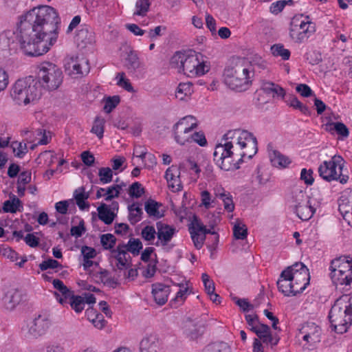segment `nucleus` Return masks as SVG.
<instances>
[{
    "label": "nucleus",
    "instance_id": "obj_1",
    "mask_svg": "<svg viewBox=\"0 0 352 352\" xmlns=\"http://www.w3.org/2000/svg\"><path fill=\"white\" fill-rule=\"evenodd\" d=\"M59 24L58 14L54 8H34L20 21L16 37L27 55L39 56L56 43Z\"/></svg>",
    "mask_w": 352,
    "mask_h": 352
},
{
    "label": "nucleus",
    "instance_id": "obj_2",
    "mask_svg": "<svg viewBox=\"0 0 352 352\" xmlns=\"http://www.w3.org/2000/svg\"><path fill=\"white\" fill-rule=\"evenodd\" d=\"M224 83L231 89L244 91L252 84L248 67L239 58L230 60L223 72Z\"/></svg>",
    "mask_w": 352,
    "mask_h": 352
},
{
    "label": "nucleus",
    "instance_id": "obj_3",
    "mask_svg": "<svg viewBox=\"0 0 352 352\" xmlns=\"http://www.w3.org/2000/svg\"><path fill=\"white\" fill-rule=\"evenodd\" d=\"M329 318L336 332H346L352 322V296L344 295L337 299L329 311Z\"/></svg>",
    "mask_w": 352,
    "mask_h": 352
},
{
    "label": "nucleus",
    "instance_id": "obj_4",
    "mask_svg": "<svg viewBox=\"0 0 352 352\" xmlns=\"http://www.w3.org/2000/svg\"><path fill=\"white\" fill-rule=\"evenodd\" d=\"M257 142H255V147L253 146H248L251 148L250 152L243 151L246 148H239L235 146L234 148L229 149L228 154H226V151L223 154L216 155V151H214L213 157L214 161L217 165L222 170L226 171L234 170L240 168V164L243 162L245 157L251 159L258 151Z\"/></svg>",
    "mask_w": 352,
    "mask_h": 352
},
{
    "label": "nucleus",
    "instance_id": "obj_5",
    "mask_svg": "<svg viewBox=\"0 0 352 352\" xmlns=\"http://www.w3.org/2000/svg\"><path fill=\"white\" fill-rule=\"evenodd\" d=\"M329 270L335 285L346 290L352 288V257L344 255L333 259Z\"/></svg>",
    "mask_w": 352,
    "mask_h": 352
},
{
    "label": "nucleus",
    "instance_id": "obj_6",
    "mask_svg": "<svg viewBox=\"0 0 352 352\" xmlns=\"http://www.w3.org/2000/svg\"><path fill=\"white\" fill-rule=\"evenodd\" d=\"M10 96L17 104H28L38 99L41 89L32 77L19 79L13 85Z\"/></svg>",
    "mask_w": 352,
    "mask_h": 352
},
{
    "label": "nucleus",
    "instance_id": "obj_7",
    "mask_svg": "<svg viewBox=\"0 0 352 352\" xmlns=\"http://www.w3.org/2000/svg\"><path fill=\"white\" fill-rule=\"evenodd\" d=\"M257 142L254 135L247 131L234 129L228 131L223 136L221 142L217 144L214 148L216 155H223L226 151L228 154L229 149L238 146L239 148H246L248 146L255 147V142Z\"/></svg>",
    "mask_w": 352,
    "mask_h": 352
},
{
    "label": "nucleus",
    "instance_id": "obj_8",
    "mask_svg": "<svg viewBox=\"0 0 352 352\" xmlns=\"http://www.w3.org/2000/svg\"><path fill=\"white\" fill-rule=\"evenodd\" d=\"M38 86L48 90L57 89L63 82V74L61 69L50 62L41 63L38 67Z\"/></svg>",
    "mask_w": 352,
    "mask_h": 352
},
{
    "label": "nucleus",
    "instance_id": "obj_9",
    "mask_svg": "<svg viewBox=\"0 0 352 352\" xmlns=\"http://www.w3.org/2000/svg\"><path fill=\"white\" fill-rule=\"evenodd\" d=\"M344 162L340 155H334L331 160L323 162L318 168L320 176L327 182L338 180L342 184H346L349 176L342 173Z\"/></svg>",
    "mask_w": 352,
    "mask_h": 352
},
{
    "label": "nucleus",
    "instance_id": "obj_10",
    "mask_svg": "<svg viewBox=\"0 0 352 352\" xmlns=\"http://www.w3.org/2000/svg\"><path fill=\"white\" fill-rule=\"evenodd\" d=\"M305 19L300 20L296 16L292 19L289 36L295 43H303L316 31V25L309 20V16H306Z\"/></svg>",
    "mask_w": 352,
    "mask_h": 352
},
{
    "label": "nucleus",
    "instance_id": "obj_11",
    "mask_svg": "<svg viewBox=\"0 0 352 352\" xmlns=\"http://www.w3.org/2000/svg\"><path fill=\"white\" fill-rule=\"evenodd\" d=\"M50 325L51 321L47 316L38 315L23 323L21 330V334L27 339H35L44 335Z\"/></svg>",
    "mask_w": 352,
    "mask_h": 352
},
{
    "label": "nucleus",
    "instance_id": "obj_12",
    "mask_svg": "<svg viewBox=\"0 0 352 352\" xmlns=\"http://www.w3.org/2000/svg\"><path fill=\"white\" fill-rule=\"evenodd\" d=\"M296 204L294 212L302 221H307L313 216L316 209L311 206L309 197L302 190L296 192L294 197Z\"/></svg>",
    "mask_w": 352,
    "mask_h": 352
},
{
    "label": "nucleus",
    "instance_id": "obj_13",
    "mask_svg": "<svg viewBox=\"0 0 352 352\" xmlns=\"http://www.w3.org/2000/svg\"><path fill=\"white\" fill-rule=\"evenodd\" d=\"M293 285L295 296L302 292L309 284L310 276L308 268L302 263L292 265Z\"/></svg>",
    "mask_w": 352,
    "mask_h": 352
},
{
    "label": "nucleus",
    "instance_id": "obj_14",
    "mask_svg": "<svg viewBox=\"0 0 352 352\" xmlns=\"http://www.w3.org/2000/svg\"><path fill=\"white\" fill-rule=\"evenodd\" d=\"M65 69L68 75L78 78L89 72L88 62L84 58L78 57H67L65 60Z\"/></svg>",
    "mask_w": 352,
    "mask_h": 352
},
{
    "label": "nucleus",
    "instance_id": "obj_15",
    "mask_svg": "<svg viewBox=\"0 0 352 352\" xmlns=\"http://www.w3.org/2000/svg\"><path fill=\"white\" fill-rule=\"evenodd\" d=\"M206 322L202 319L188 318L182 326L183 333L190 340H195L204 332Z\"/></svg>",
    "mask_w": 352,
    "mask_h": 352
},
{
    "label": "nucleus",
    "instance_id": "obj_16",
    "mask_svg": "<svg viewBox=\"0 0 352 352\" xmlns=\"http://www.w3.org/2000/svg\"><path fill=\"white\" fill-rule=\"evenodd\" d=\"M302 340L309 344V346H315L320 342L321 329L314 322H307L300 329Z\"/></svg>",
    "mask_w": 352,
    "mask_h": 352
},
{
    "label": "nucleus",
    "instance_id": "obj_17",
    "mask_svg": "<svg viewBox=\"0 0 352 352\" xmlns=\"http://www.w3.org/2000/svg\"><path fill=\"white\" fill-rule=\"evenodd\" d=\"M292 274V265H291L281 272L277 281L278 290L287 296H295Z\"/></svg>",
    "mask_w": 352,
    "mask_h": 352
},
{
    "label": "nucleus",
    "instance_id": "obj_18",
    "mask_svg": "<svg viewBox=\"0 0 352 352\" xmlns=\"http://www.w3.org/2000/svg\"><path fill=\"white\" fill-rule=\"evenodd\" d=\"M124 248L125 246L119 243L111 250V257L116 261V266L119 270H126L132 266L131 257Z\"/></svg>",
    "mask_w": 352,
    "mask_h": 352
},
{
    "label": "nucleus",
    "instance_id": "obj_19",
    "mask_svg": "<svg viewBox=\"0 0 352 352\" xmlns=\"http://www.w3.org/2000/svg\"><path fill=\"white\" fill-rule=\"evenodd\" d=\"M140 352H163V344L155 333L146 336L140 344Z\"/></svg>",
    "mask_w": 352,
    "mask_h": 352
},
{
    "label": "nucleus",
    "instance_id": "obj_20",
    "mask_svg": "<svg viewBox=\"0 0 352 352\" xmlns=\"http://www.w3.org/2000/svg\"><path fill=\"white\" fill-rule=\"evenodd\" d=\"M157 241L155 243L156 246H166L171 241L176 230L175 228L162 222L156 223Z\"/></svg>",
    "mask_w": 352,
    "mask_h": 352
},
{
    "label": "nucleus",
    "instance_id": "obj_21",
    "mask_svg": "<svg viewBox=\"0 0 352 352\" xmlns=\"http://www.w3.org/2000/svg\"><path fill=\"white\" fill-rule=\"evenodd\" d=\"M74 38L78 46L81 48L91 45L96 42L95 33L91 28L86 25L80 26Z\"/></svg>",
    "mask_w": 352,
    "mask_h": 352
},
{
    "label": "nucleus",
    "instance_id": "obj_22",
    "mask_svg": "<svg viewBox=\"0 0 352 352\" xmlns=\"http://www.w3.org/2000/svg\"><path fill=\"white\" fill-rule=\"evenodd\" d=\"M165 178L168 188L173 192H179L182 190L183 186L180 179V170L178 167L171 166L168 168L165 173Z\"/></svg>",
    "mask_w": 352,
    "mask_h": 352
},
{
    "label": "nucleus",
    "instance_id": "obj_23",
    "mask_svg": "<svg viewBox=\"0 0 352 352\" xmlns=\"http://www.w3.org/2000/svg\"><path fill=\"white\" fill-rule=\"evenodd\" d=\"M170 289L168 285L160 283L152 285V295L155 302L159 305H164L167 300Z\"/></svg>",
    "mask_w": 352,
    "mask_h": 352
},
{
    "label": "nucleus",
    "instance_id": "obj_24",
    "mask_svg": "<svg viewBox=\"0 0 352 352\" xmlns=\"http://www.w3.org/2000/svg\"><path fill=\"white\" fill-rule=\"evenodd\" d=\"M54 287L58 290L54 292V294L61 305H65L69 296L73 294V292L69 289L66 285H64L63 282L59 279H54L52 280Z\"/></svg>",
    "mask_w": 352,
    "mask_h": 352
},
{
    "label": "nucleus",
    "instance_id": "obj_25",
    "mask_svg": "<svg viewBox=\"0 0 352 352\" xmlns=\"http://www.w3.org/2000/svg\"><path fill=\"white\" fill-rule=\"evenodd\" d=\"M14 33L12 31H5L0 34V57H6L10 55V50L14 45L13 36Z\"/></svg>",
    "mask_w": 352,
    "mask_h": 352
},
{
    "label": "nucleus",
    "instance_id": "obj_26",
    "mask_svg": "<svg viewBox=\"0 0 352 352\" xmlns=\"http://www.w3.org/2000/svg\"><path fill=\"white\" fill-rule=\"evenodd\" d=\"M261 89L266 94L272 95L274 98H280L283 99L285 96V89L278 84H275L271 81L264 80L261 83Z\"/></svg>",
    "mask_w": 352,
    "mask_h": 352
},
{
    "label": "nucleus",
    "instance_id": "obj_27",
    "mask_svg": "<svg viewBox=\"0 0 352 352\" xmlns=\"http://www.w3.org/2000/svg\"><path fill=\"white\" fill-rule=\"evenodd\" d=\"M22 300V294L17 289H10L3 298V302L7 309L12 310Z\"/></svg>",
    "mask_w": 352,
    "mask_h": 352
},
{
    "label": "nucleus",
    "instance_id": "obj_28",
    "mask_svg": "<svg viewBox=\"0 0 352 352\" xmlns=\"http://www.w3.org/2000/svg\"><path fill=\"white\" fill-rule=\"evenodd\" d=\"M214 193L216 198H218L223 201L224 209L227 212H231L234 210L232 196L229 192L225 190L223 188L217 187L214 189Z\"/></svg>",
    "mask_w": 352,
    "mask_h": 352
},
{
    "label": "nucleus",
    "instance_id": "obj_29",
    "mask_svg": "<svg viewBox=\"0 0 352 352\" xmlns=\"http://www.w3.org/2000/svg\"><path fill=\"white\" fill-rule=\"evenodd\" d=\"M269 157L272 166L278 168H287L292 162L287 156L277 150L270 151Z\"/></svg>",
    "mask_w": 352,
    "mask_h": 352
},
{
    "label": "nucleus",
    "instance_id": "obj_30",
    "mask_svg": "<svg viewBox=\"0 0 352 352\" xmlns=\"http://www.w3.org/2000/svg\"><path fill=\"white\" fill-rule=\"evenodd\" d=\"M197 53L194 52L189 55H186L185 60H184L182 72L190 78H195V74H197V72H199L198 70H194L195 64H197Z\"/></svg>",
    "mask_w": 352,
    "mask_h": 352
},
{
    "label": "nucleus",
    "instance_id": "obj_31",
    "mask_svg": "<svg viewBox=\"0 0 352 352\" xmlns=\"http://www.w3.org/2000/svg\"><path fill=\"white\" fill-rule=\"evenodd\" d=\"M85 316L95 327L102 329L106 324L104 316L93 308H89L85 311Z\"/></svg>",
    "mask_w": 352,
    "mask_h": 352
},
{
    "label": "nucleus",
    "instance_id": "obj_32",
    "mask_svg": "<svg viewBox=\"0 0 352 352\" xmlns=\"http://www.w3.org/2000/svg\"><path fill=\"white\" fill-rule=\"evenodd\" d=\"M99 219L107 225H110L116 217V213L111 210L106 204H101L97 208Z\"/></svg>",
    "mask_w": 352,
    "mask_h": 352
},
{
    "label": "nucleus",
    "instance_id": "obj_33",
    "mask_svg": "<svg viewBox=\"0 0 352 352\" xmlns=\"http://www.w3.org/2000/svg\"><path fill=\"white\" fill-rule=\"evenodd\" d=\"M173 132L175 140L180 145H184L186 143H190V141L192 139V131L173 126Z\"/></svg>",
    "mask_w": 352,
    "mask_h": 352
},
{
    "label": "nucleus",
    "instance_id": "obj_34",
    "mask_svg": "<svg viewBox=\"0 0 352 352\" xmlns=\"http://www.w3.org/2000/svg\"><path fill=\"white\" fill-rule=\"evenodd\" d=\"M124 66L126 68L132 72H135L138 69L142 66L138 54L131 51L128 53L126 58H125Z\"/></svg>",
    "mask_w": 352,
    "mask_h": 352
},
{
    "label": "nucleus",
    "instance_id": "obj_35",
    "mask_svg": "<svg viewBox=\"0 0 352 352\" xmlns=\"http://www.w3.org/2000/svg\"><path fill=\"white\" fill-rule=\"evenodd\" d=\"M210 63L206 60V58L201 54H197V64H195V69L199 72L195 74V77L202 76L209 72Z\"/></svg>",
    "mask_w": 352,
    "mask_h": 352
},
{
    "label": "nucleus",
    "instance_id": "obj_36",
    "mask_svg": "<svg viewBox=\"0 0 352 352\" xmlns=\"http://www.w3.org/2000/svg\"><path fill=\"white\" fill-rule=\"evenodd\" d=\"M173 126L181 129L193 131L198 126L196 118L192 116H187L181 118Z\"/></svg>",
    "mask_w": 352,
    "mask_h": 352
},
{
    "label": "nucleus",
    "instance_id": "obj_37",
    "mask_svg": "<svg viewBox=\"0 0 352 352\" xmlns=\"http://www.w3.org/2000/svg\"><path fill=\"white\" fill-rule=\"evenodd\" d=\"M125 248H124L128 253H131L133 256H138L140 250L142 249V243L139 239L131 238L127 243H121Z\"/></svg>",
    "mask_w": 352,
    "mask_h": 352
},
{
    "label": "nucleus",
    "instance_id": "obj_38",
    "mask_svg": "<svg viewBox=\"0 0 352 352\" xmlns=\"http://www.w3.org/2000/svg\"><path fill=\"white\" fill-rule=\"evenodd\" d=\"M161 206L158 202L148 199L145 203V210L149 217H152L155 219H160L162 217V214L159 211V208Z\"/></svg>",
    "mask_w": 352,
    "mask_h": 352
},
{
    "label": "nucleus",
    "instance_id": "obj_39",
    "mask_svg": "<svg viewBox=\"0 0 352 352\" xmlns=\"http://www.w3.org/2000/svg\"><path fill=\"white\" fill-rule=\"evenodd\" d=\"M109 272L106 270H100V271L91 273L92 278H95L96 282H101L109 285L116 284V282L113 278L109 277Z\"/></svg>",
    "mask_w": 352,
    "mask_h": 352
},
{
    "label": "nucleus",
    "instance_id": "obj_40",
    "mask_svg": "<svg viewBox=\"0 0 352 352\" xmlns=\"http://www.w3.org/2000/svg\"><path fill=\"white\" fill-rule=\"evenodd\" d=\"M128 209L129 211V221L132 225H135L141 220V216L142 214V208L138 204H133L128 207Z\"/></svg>",
    "mask_w": 352,
    "mask_h": 352
},
{
    "label": "nucleus",
    "instance_id": "obj_41",
    "mask_svg": "<svg viewBox=\"0 0 352 352\" xmlns=\"http://www.w3.org/2000/svg\"><path fill=\"white\" fill-rule=\"evenodd\" d=\"M69 300V305L72 309L76 313H80L85 308V298L81 296H76L74 294L68 298Z\"/></svg>",
    "mask_w": 352,
    "mask_h": 352
},
{
    "label": "nucleus",
    "instance_id": "obj_42",
    "mask_svg": "<svg viewBox=\"0 0 352 352\" xmlns=\"http://www.w3.org/2000/svg\"><path fill=\"white\" fill-rule=\"evenodd\" d=\"M192 85L190 82L179 83L175 92L176 98L182 100L186 96H190L192 93Z\"/></svg>",
    "mask_w": 352,
    "mask_h": 352
},
{
    "label": "nucleus",
    "instance_id": "obj_43",
    "mask_svg": "<svg viewBox=\"0 0 352 352\" xmlns=\"http://www.w3.org/2000/svg\"><path fill=\"white\" fill-rule=\"evenodd\" d=\"M254 329V333H256V335L258 337V339L261 340L263 343L266 344L268 341L270 340V328L267 324H261L258 328Z\"/></svg>",
    "mask_w": 352,
    "mask_h": 352
},
{
    "label": "nucleus",
    "instance_id": "obj_44",
    "mask_svg": "<svg viewBox=\"0 0 352 352\" xmlns=\"http://www.w3.org/2000/svg\"><path fill=\"white\" fill-rule=\"evenodd\" d=\"M272 54L274 56H280L283 60H288L290 57V52L289 50L285 49L283 44H274L271 47Z\"/></svg>",
    "mask_w": 352,
    "mask_h": 352
},
{
    "label": "nucleus",
    "instance_id": "obj_45",
    "mask_svg": "<svg viewBox=\"0 0 352 352\" xmlns=\"http://www.w3.org/2000/svg\"><path fill=\"white\" fill-rule=\"evenodd\" d=\"M105 120L101 117H96L94 120L91 132L97 135L99 139L103 137Z\"/></svg>",
    "mask_w": 352,
    "mask_h": 352
},
{
    "label": "nucleus",
    "instance_id": "obj_46",
    "mask_svg": "<svg viewBox=\"0 0 352 352\" xmlns=\"http://www.w3.org/2000/svg\"><path fill=\"white\" fill-rule=\"evenodd\" d=\"M233 234L236 239L243 240L247 238L248 228L241 221H236L233 228Z\"/></svg>",
    "mask_w": 352,
    "mask_h": 352
},
{
    "label": "nucleus",
    "instance_id": "obj_47",
    "mask_svg": "<svg viewBox=\"0 0 352 352\" xmlns=\"http://www.w3.org/2000/svg\"><path fill=\"white\" fill-rule=\"evenodd\" d=\"M206 352H232L230 345L225 342H215L208 345L206 349Z\"/></svg>",
    "mask_w": 352,
    "mask_h": 352
},
{
    "label": "nucleus",
    "instance_id": "obj_48",
    "mask_svg": "<svg viewBox=\"0 0 352 352\" xmlns=\"http://www.w3.org/2000/svg\"><path fill=\"white\" fill-rule=\"evenodd\" d=\"M21 204V201L15 196L12 199L6 200L3 203V210L5 212L14 213L18 210V207Z\"/></svg>",
    "mask_w": 352,
    "mask_h": 352
},
{
    "label": "nucleus",
    "instance_id": "obj_49",
    "mask_svg": "<svg viewBox=\"0 0 352 352\" xmlns=\"http://www.w3.org/2000/svg\"><path fill=\"white\" fill-rule=\"evenodd\" d=\"M150 6L149 0H138L135 3L134 15L145 16L149 10Z\"/></svg>",
    "mask_w": 352,
    "mask_h": 352
},
{
    "label": "nucleus",
    "instance_id": "obj_50",
    "mask_svg": "<svg viewBox=\"0 0 352 352\" xmlns=\"http://www.w3.org/2000/svg\"><path fill=\"white\" fill-rule=\"evenodd\" d=\"M100 243L105 250H113L116 243V238L112 234H104L100 236Z\"/></svg>",
    "mask_w": 352,
    "mask_h": 352
},
{
    "label": "nucleus",
    "instance_id": "obj_51",
    "mask_svg": "<svg viewBox=\"0 0 352 352\" xmlns=\"http://www.w3.org/2000/svg\"><path fill=\"white\" fill-rule=\"evenodd\" d=\"M98 176L100 183L105 184L110 183L113 179V171L109 167H102L98 170Z\"/></svg>",
    "mask_w": 352,
    "mask_h": 352
},
{
    "label": "nucleus",
    "instance_id": "obj_52",
    "mask_svg": "<svg viewBox=\"0 0 352 352\" xmlns=\"http://www.w3.org/2000/svg\"><path fill=\"white\" fill-rule=\"evenodd\" d=\"M287 104L294 109H298L302 113L307 115L309 113V109L307 106L304 105L295 96H291L287 101Z\"/></svg>",
    "mask_w": 352,
    "mask_h": 352
},
{
    "label": "nucleus",
    "instance_id": "obj_53",
    "mask_svg": "<svg viewBox=\"0 0 352 352\" xmlns=\"http://www.w3.org/2000/svg\"><path fill=\"white\" fill-rule=\"evenodd\" d=\"M120 98L119 96L108 97L105 100L104 106L103 107L104 111L107 113H111L112 110L120 103Z\"/></svg>",
    "mask_w": 352,
    "mask_h": 352
},
{
    "label": "nucleus",
    "instance_id": "obj_54",
    "mask_svg": "<svg viewBox=\"0 0 352 352\" xmlns=\"http://www.w3.org/2000/svg\"><path fill=\"white\" fill-rule=\"evenodd\" d=\"M186 55L181 52H176L170 60V65L172 67L177 68L179 72H182L183 67L184 60H185Z\"/></svg>",
    "mask_w": 352,
    "mask_h": 352
},
{
    "label": "nucleus",
    "instance_id": "obj_55",
    "mask_svg": "<svg viewBox=\"0 0 352 352\" xmlns=\"http://www.w3.org/2000/svg\"><path fill=\"white\" fill-rule=\"evenodd\" d=\"M124 76L125 74L123 72L118 73L116 76V78L118 79V85L129 92H134V89L131 85V83L128 79L124 78Z\"/></svg>",
    "mask_w": 352,
    "mask_h": 352
},
{
    "label": "nucleus",
    "instance_id": "obj_56",
    "mask_svg": "<svg viewBox=\"0 0 352 352\" xmlns=\"http://www.w3.org/2000/svg\"><path fill=\"white\" fill-rule=\"evenodd\" d=\"M189 232L190 234L195 247L197 250H200L204 245L206 236H204V233L202 232H198L193 230Z\"/></svg>",
    "mask_w": 352,
    "mask_h": 352
},
{
    "label": "nucleus",
    "instance_id": "obj_57",
    "mask_svg": "<svg viewBox=\"0 0 352 352\" xmlns=\"http://www.w3.org/2000/svg\"><path fill=\"white\" fill-rule=\"evenodd\" d=\"M155 235H157V232L153 226H145L141 232L142 237L147 241H153L155 239Z\"/></svg>",
    "mask_w": 352,
    "mask_h": 352
},
{
    "label": "nucleus",
    "instance_id": "obj_58",
    "mask_svg": "<svg viewBox=\"0 0 352 352\" xmlns=\"http://www.w3.org/2000/svg\"><path fill=\"white\" fill-rule=\"evenodd\" d=\"M144 193L142 184L138 182H134L129 189V194L131 197L139 198Z\"/></svg>",
    "mask_w": 352,
    "mask_h": 352
},
{
    "label": "nucleus",
    "instance_id": "obj_59",
    "mask_svg": "<svg viewBox=\"0 0 352 352\" xmlns=\"http://www.w3.org/2000/svg\"><path fill=\"white\" fill-rule=\"evenodd\" d=\"M330 130H334L336 133L343 137H347L349 134V130L345 124L342 122H334L329 125Z\"/></svg>",
    "mask_w": 352,
    "mask_h": 352
},
{
    "label": "nucleus",
    "instance_id": "obj_60",
    "mask_svg": "<svg viewBox=\"0 0 352 352\" xmlns=\"http://www.w3.org/2000/svg\"><path fill=\"white\" fill-rule=\"evenodd\" d=\"M61 266V264L56 260L49 258L40 263L39 268L41 271H45L47 269H56Z\"/></svg>",
    "mask_w": 352,
    "mask_h": 352
},
{
    "label": "nucleus",
    "instance_id": "obj_61",
    "mask_svg": "<svg viewBox=\"0 0 352 352\" xmlns=\"http://www.w3.org/2000/svg\"><path fill=\"white\" fill-rule=\"evenodd\" d=\"M191 135L192 139L190 143L195 142L201 146H204L207 144V140L204 133L192 131Z\"/></svg>",
    "mask_w": 352,
    "mask_h": 352
},
{
    "label": "nucleus",
    "instance_id": "obj_62",
    "mask_svg": "<svg viewBox=\"0 0 352 352\" xmlns=\"http://www.w3.org/2000/svg\"><path fill=\"white\" fill-rule=\"evenodd\" d=\"M0 254L10 259L12 261H15L18 259V254L9 247H3L0 248Z\"/></svg>",
    "mask_w": 352,
    "mask_h": 352
},
{
    "label": "nucleus",
    "instance_id": "obj_63",
    "mask_svg": "<svg viewBox=\"0 0 352 352\" xmlns=\"http://www.w3.org/2000/svg\"><path fill=\"white\" fill-rule=\"evenodd\" d=\"M201 278L207 294H212L213 292H214V283L212 280L210 279L209 276L207 274L204 273L202 274Z\"/></svg>",
    "mask_w": 352,
    "mask_h": 352
},
{
    "label": "nucleus",
    "instance_id": "obj_64",
    "mask_svg": "<svg viewBox=\"0 0 352 352\" xmlns=\"http://www.w3.org/2000/svg\"><path fill=\"white\" fill-rule=\"evenodd\" d=\"M189 232L195 231L198 232H202L206 230V226L201 222V221L195 216L190 225L188 228Z\"/></svg>",
    "mask_w": 352,
    "mask_h": 352
}]
</instances>
